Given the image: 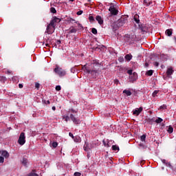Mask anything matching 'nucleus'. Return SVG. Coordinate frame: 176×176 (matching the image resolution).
Instances as JSON below:
<instances>
[{"label":"nucleus","mask_w":176,"mask_h":176,"mask_svg":"<svg viewBox=\"0 0 176 176\" xmlns=\"http://www.w3.org/2000/svg\"><path fill=\"white\" fill-rule=\"evenodd\" d=\"M145 67H149V64H148L147 63H145Z\"/></svg>","instance_id":"59"},{"label":"nucleus","mask_w":176,"mask_h":176,"mask_svg":"<svg viewBox=\"0 0 176 176\" xmlns=\"http://www.w3.org/2000/svg\"><path fill=\"white\" fill-rule=\"evenodd\" d=\"M167 108V106H166L165 104L162 105L161 107H160V109H166Z\"/></svg>","instance_id":"40"},{"label":"nucleus","mask_w":176,"mask_h":176,"mask_svg":"<svg viewBox=\"0 0 176 176\" xmlns=\"http://www.w3.org/2000/svg\"><path fill=\"white\" fill-rule=\"evenodd\" d=\"M157 93H159V91H154V92L153 93V97H156V96H157Z\"/></svg>","instance_id":"38"},{"label":"nucleus","mask_w":176,"mask_h":176,"mask_svg":"<svg viewBox=\"0 0 176 176\" xmlns=\"http://www.w3.org/2000/svg\"><path fill=\"white\" fill-rule=\"evenodd\" d=\"M6 74H11L10 71H7Z\"/></svg>","instance_id":"60"},{"label":"nucleus","mask_w":176,"mask_h":176,"mask_svg":"<svg viewBox=\"0 0 176 176\" xmlns=\"http://www.w3.org/2000/svg\"><path fill=\"white\" fill-rule=\"evenodd\" d=\"M73 140H74V142H81V141H82V139L80 138V137L79 135H76Z\"/></svg>","instance_id":"19"},{"label":"nucleus","mask_w":176,"mask_h":176,"mask_svg":"<svg viewBox=\"0 0 176 176\" xmlns=\"http://www.w3.org/2000/svg\"><path fill=\"white\" fill-rule=\"evenodd\" d=\"M154 65H155V67H159V63H158V62H155V63H154Z\"/></svg>","instance_id":"52"},{"label":"nucleus","mask_w":176,"mask_h":176,"mask_svg":"<svg viewBox=\"0 0 176 176\" xmlns=\"http://www.w3.org/2000/svg\"><path fill=\"white\" fill-rule=\"evenodd\" d=\"M153 2L152 1H149L148 4H146V6H151V5H152Z\"/></svg>","instance_id":"55"},{"label":"nucleus","mask_w":176,"mask_h":176,"mask_svg":"<svg viewBox=\"0 0 176 176\" xmlns=\"http://www.w3.org/2000/svg\"><path fill=\"white\" fill-rule=\"evenodd\" d=\"M21 163L24 166H28V160H27V158H23Z\"/></svg>","instance_id":"21"},{"label":"nucleus","mask_w":176,"mask_h":176,"mask_svg":"<svg viewBox=\"0 0 176 176\" xmlns=\"http://www.w3.org/2000/svg\"><path fill=\"white\" fill-rule=\"evenodd\" d=\"M70 119L72 120L74 124H80V120L75 118L74 114H70Z\"/></svg>","instance_id":"8"},{"label":"nucleus","mask_w":176,"mask_h":176,"mask_svg":"<svg viewBox=\"0 0 176 176\" xmlns=\"http://www.w3.org/2000/svg\"><path fill=\"white\" fill-rule=\"evenodd\" d=\"M138 79V74L136 72H133V74L129 76V82L131 83H134L135 80Z\"/></svg>","instance_id":"5"},{"label":"nucleus","mask_w":176,"mask_h":176,"mask_svg":"<svg viewBox=\"0 0 176 176\" xmlns=\"http://www.w3.org/2000/svg\"><path fill=\"white\" fill-rule=\"evenodd\" d=\"M80 175H81V174L79 172L74 173V176H80Z\"/></svg>","instance_id":"46"},{"label":"nucleus","mask_w":176,"mask_h":176,"mask_svg":"<svg viewBox=\"0 0 176 176\" xmlns=\"http://www.w3.org/2000/svg\"><path fill=\"white\" fill-rule=\"evenodd\" d=\"M63 119H64V120H65V122H68V120H69V116H64L63 117Z\"/></svg>","instance_id":"31"},{"label":"nucleus","mask_w":176,"mask_h":176,"mask_svg":"<svg viewBox=\"0 0 176 176\" xmlns=\"http://www.w3.org/2000/svg\"><path fill=\"white\" fill-rule=\"evenodd\" d=\"M123 93H124V94H126V96H131V91H130L129 90H124Z\"/></svg>","instance_id":"29"},{"label":"nucleus","mask_w":176,"mask_h":176,"mask_svg":"<svg viewBox=\"0 0 176 176\" xmlns=\"http://www.w3.org/2000/svg\"><path fill=\"white\" fill-rule=\"evenodd\" d=\"M145 123H148V124H153L155 123V118H146L144 120Z\"/></svg>","instance_id":"15"},{"label":"nucleus","mask_w":176,"mask_h":176,"mask_svg":"<svg viewBox=\"0 0 176 176\" xmlns=\"http://www.w3.org/2000/svg\"><path fill=\"white\" fill-rule=\"evenodd\" d=\"M39 86H41V85H39V83L36 82V83L35 84V87H36V89H39Z\"/></svg>","instance_id":"48"},{"label":"nucleus","mask_w":176,"mask_h":176,"mask_svg":"<svg viewBox=\"0 0 176 176\" xmlns=\"http://www.w3.org/2000/svg\"><path fill=\"white\" fill-rule=\"evenodd\" d=\"M7 78L5 76H0V82H1V83H5V82H6Z\"/></svg>","instance_id":"23"},{"label":"nucleus","mask_w":176,"mask_h":176,"mask_svg":"<svg viewBox=\"0 0 176 176\" xmlns=\"http://www.w3.org/2000/svg\"><path fill=\"white\" fill-rule=\"evenodd\" d=\"M114 82L116 83V85H118L119 83V80L118 79L114 80Z\"/></svg>","instance_id":"53"},{"label":"nucleus","mask_w":176,"mask_h":176,"mask_svg":"<svg viewBox=\"0 0 176 176\" xmlns=\"http://www.w3.org/2000/svg\"><path fill=\"white\" fill-rule=\"evenodd\" d=\"M60 21H61V19L54 16L52 18L50 23V25H54L56 27V24H57L58 23H60Z\"/></svg>","instance_id":"7"},{"label":"nucleus","mask_w":176,"mask_h":176,"mask_svg":"<svg viewBox=\"0 0 176 176\" xmlns=\"http://www.w3.org/2000/svg\"><path fill=\"white\" fill-rule=\"evenodd\" d=\"M19 89H23V84H19Z\"/></svg>","instance_id":"57"},{"label":"nucleus","mask_w":176,"mask_h":176,"mask_svg":"<svg viewBox=\"0 0 176 176\" xmlns=\"http://www.w3.org/2000/svg\"><path fill=\"white\" fill-rule=\"evenodd\" d=\"M12 80H13V82H19V77H17V76L12 77Z\"/></svg>","instance_id":"32"},{"label":"nucleus","mask_w":176,"mask_h":176,"mask_svg":"<svg viewBox=\"0 0 176 176\" xmlns=\"http://www.w3.org/2000/svg\"><path fill=\"white\" fill-rule=\"evenodd\" d=\"M168 133H169V134H171L173 131H174V128H173L172 126H169L168 130H167Z\"/></svg>","instance_id":"25"},{"label":"nucleus","mask_w":176,"mask_h":176,"mask_svg":"<svg viewBox=\"0 0 176 176\" xmlns=\"http://www.w3.org/2000/svg\"><path fill=\"white\" fill-rule=\"evenodd\" d=\"M50 12H51V13H57V10H56V8H54L53 7H52L50 8Z\"/></svg>","instance_id":"33"},{"label":"nucleus","mask_w":176,"mask_h":176,"mask_svg":"<svg viewBox=\"0 0 176 176\" xmlns=\"http://www.w3.org/2000/svg\"><path fill=\"white\" fill-rule=\"evenodd\" d=\"M70 112H72V113H76L77 111L74 110V109H71Z\"/></svg>","instance_id":"50"},{"label":"nucleus","mask_w":176,"mask_h":176,"mask_svg":"<svg viewBox=\"0 0 176 176\" xmlns=\"http://www.w3.org/2000/svg\"><path fill=\"white\" fill-rule=\"evenodd\" d=\"M126 23H127V19L121 18V19H118V21H117V26L118 27H123V25H124V24H126Z\"/></svg>","instance_id":"6"},{"label":"nucleus","mask_w":176,"mask_h":176,"mask_svg":"<svg viewBox=\"0 0 176 176\" xmlns=\"http://www.w3.org/2000/svg\"><path fill=\"white\" fill-rule=\"evenodd\" d=\"M124 58L126 60H127V61H130L131 60V58H133V56L130 55V54H126L124 57Z\"/></svg>","instance_id":"22"},{"label":"nucleus","mask_w":176,"mask_h":176,"mask_svg":"<svg viewBox=\"0 0 176 176\" xmlns=\"http://www.w3.org/2000/svg\"><path fill=\"white\" fill-rule=\"evenodd\" d=\"M148 3V1L146 0H144L143 1V5H144V6H146V5Z\"/></svg>","instance_id":"47"},{"label":"nucleus","mask_w":176,"mask_h":176,"mask_svg":"<svg viewBox=\"0 0 176 176\" xmlns=\"http://www.w3.org/2000/svg\"><path fill=\"white\" fill-rule=\"evenodd\" d=\"M55 30H56V26L53 25H50V23H49L47 25V29L45 32H47V34H48L49 35H52V34L54 32Z\"/></svg>","instance_id":"3"},{"label":"nucleus","mask_w":176,"mask_h":176,"mask_svg":"<svg viewBox=\"0 0 176 176\" xmlns=\"http://www.w3.org/2000/svg\"><path fill=\"white\" fill-rule=\"evenodd\" d=\"M113 142V141L112 140H103V144L104 145V146H106L107 148H109V146H111L112 145V143Z\"/></svg>","instance_id":"11"},{"label":"nucleus","mask_w":176,"mask_h":176,"mask_svg":"<svg viewBox=\"0 0 176 176\" xmlns=\"http://www.w3.org/2000/svg\"><path fill=\"white\" fill-rule=\"evenodd\" d=\"M163 56H166V55H164V54H162V55H161V57L163 58Z\"/></svg>","instance_id":"61"},{"label":"nucleus","mask_w":176,"mask_h":176,"mask_svg":"<svg viewBox=\"0 0 176 176\" xmlns=\"http://www.w3.org/2000/svg\"><path fill=\"white\" fill-rule=\"evenodd\" d=\"M155 123H162V122H163V119L158 118L157 119H155Z\"/></svg>","instance_id":"27"},{"label":"nucleus","mask_w":176,"mask_h":176,"mask_svg":"<svg viewBox=\"0 0 176 176\" xmlns=\"http://www.w3.org/2000/svg\"><path fill=\"white\" fill-rule=\"evenodd\" d=\"M0 155H1V156L5 157L6 159H8V157H9L10 156L9 153H8V151H1Z\"/></svg>","instance_id":"16"},{"label":"nucleus","mask_w":176,"mask_h":176,"mask_svg":"<svg viewBox=\"0 0 176 176\" xmlns=\"http://www.w3.org/2000/svg\"><path fill=\"white\" fill-rule=\"evenodd\" d=\"M27 176H38V174H36L34 172H31L30 173L28 174Z\"/></svg>","instance_id":"34"},{"label":"nucleus","mask_w":176,"mask_h":176,"mask_svg":"<svg viewBox=\"0 0 176 176\" xmlns=\"http://www.w3.org/2000/svg\"><path fill=\"white\" fill-rule=\"evenodd\" d=\"M91 32H92V34H94V35L97 34V29H96V28H92Z\"/></svg>","instance_id":"36"},{"label":"nucleus","mask_w":176,"mask_h":176,"mask_svg":"<svg viewBox=\"0 0 176 176\" xmlns=\"http://www.w3.org/2000/svg\"><path fill=\"white\" fill-rule=\"evenodd\" d=\"M162 163H164V164H166L167 167H171V164L166 162V160H162Z\"/></svg>","instance_id":"26"},{"label":"nucleus","mask_w":176,"mask_h":176,"mask_svg":"<svg viewBox=\"0 0 176 176\" xmlns=\"http://www.w3.org/2000/svg\"><path fill=\"white\" fill-rule=\"evenodd\" d=\"M54 72H56V74L58 75V76H60V78L63 76H65L66 75L65 72L64 71V69H61V67L55 68Z\"/></svg>","instance_id":"2"},{"label":"nucleus","mask_w":176,"mask_h":176,"mask_svg":"<svg viewBox=\"0 0 176 176\" xmlns=\"http://www.w3.org/2000/svg\"><path fill=\"white\" fill-rule=\"evenodd\" d=\"M166 35H168V36H171L173 35V30L172 29H168L165 32Z\"/></svg>","instance_id":"20"},{"label":"nucleus","mask_w":176,"mask_h":176,"mask_svg":"<svg viewBox=\"0 0 176 176\" xmlns=\"http://www.w3.org/2000/svg\"><path fill=\"white\" fill-rule=\"evenodd\" d=\"M112 149H113V151H119V146H116V145H113Z\"/></svg>","instance_id":"30"},{"label":"nucleus","mask_w":176,"mask_h":176,"mask_svg":"<svg viewBox=\"0 0 176 176\" xmlns=\"http://www.w3.org/2000/svg\"><path fill=\"white\" fill-rule=\"evenodd\" d=\"M58 43H61V42H60V41H58Z\"/></svg>","instance_id":"63"},{"label":"nucleus","mask_w":176,"mask_h":176,"mask_svg":"<svg viewBox=\"0 0 176 176\" xmlns=\"http://www.w3.org/2000/svg\"><path fill=\"white\" fill-rule=\"evenodd\" d=\"M53 148H57L58 144L56 142H54L52 144Z\"/></svg>","instance_id":"37"},{"label":"nucleus","mask_w":176,"mask_h":176,"mask_svg":"<svg viewBox=\"0 0 176 176\" xmlns=\"http://www.w3.org/2000/svg\"><path fill=\"white\" fill-rule=\"evenodd\" d=\"M82 13H83V10H80V11L77 12L76 14L78 16H80V14H82Z\"/></svg>","instance_id":"44"},{"label":"nucleus","mask_w":176,"mask_h":176,"mask_svg":"<svg viewBox=\"0 0 176 176\" xmlns=\"http://www.w3.org/2000/svg\"><path fill=\"white\" fill-rule=\"evenodd\" d=\"M76 29L72 28L69 31V34H76Z\"/></svg>","instance_id":"28"},{"label":"nucleus","mask_w":176,"mask_h":176,"mask_svg":"<svg viewBox=\"0 0 176 176\" xmlns=\"http://www.w3.org/2000/svg\"><path fill=\"white\" fill-rule=\"evenodd\" d=\"M96 20L98 21V24H100V25L104 24V19H102L101 16L100 15L96 16Z\"/></svg>","instance_id":"14"},{"label":"nucleus","mask_w":176,"mask_h":176,"mask_svg":"<svg viewBox=\"0 0 176 176\" xmlns=\"http://www.w3.org/2000/svg\"><path fill=\"white\" fill-rule=\"evenodd\" d=\"M140 140H141V141H142V142L145 141V140H146V135H142V136L140 137Z\"/></svg>","instance_id":"35"},{"label":"nucleus","mask_w":176,"mask_h":176,"mask_svg":"<svg viewBox=\"0 0 176 176\" xmlns=\"http://www.w3.org/2000/svg\"><path fill=\"white\" fill-rule=\"evenodd\" d=\"M43 43H45V46L49 47L52 45V39L47 37L44 39Z\"/></svg>","instance_id":"13"},{"label":"nucleus","mask_w":176,"mask_h":176,"mask_svg":"<svg viewBox=\"0 0 176 176\" xmlns=\"http://www.w3.org/2000/svg\"><path fill=\"white\" fill-rule=\"evenodd\" d=\"M143 108L142 107H140V108H136L133 112V115H135L136 116H138L140 115V113H141L142 111H143Z\"/></svg>","instance_id":"12"},{"label":"nucleus","mask_w":176,"mask_h":176,"mask_svg":"<svg viewBox=\"0 0 176 176\" xmlns=\"http://www.w3.org/2000/svg\"><path fill=\"white\" fill-rule=\"evenodd\" d=\"M134 21H135V23H137V24L140 23V19H137V18H135V16L134 17Z\"/></svg>","instance_id":"45"},{"label":"nucleus","mask_w":176,"mask_h":176,"mask_svg":"<svg viewBox=\"0 0 176 176\" xmlns=\"http://www.w3.org/2000/svg\"><path fill=\"white\" fill-rule=\"evenodd\" d=\"M146 75H147L148 76H152V75H153V70L147 71Z\"/></svg>","instance_id":"24"},{"label":"nucleus","mask_w":176,"mask_h":176,"mask_svg":"<svg viewBox=\"0 0 176 176\" xmlns=\"http://www.w3.org/2000/svg\"><path fill=\"white\" fill-rule=\"evenodd\" d=\"M18 144H19V145H24V144H25V133L22 132L20 134L18 140Z\"/></svg>","instance_id":"4"},{"label":"nucleus","mask_w":176,"mask_h":176,"mask_svg":"<svg viewBox=\"0 0 176 176\" xmlns=\"http://www.w3.org/2000/svg\"><path fill=\"white\" fill-rule=\"evenodd\" d=\"M127 74H129V76H131V75H133V70L132 69L128 70Z\"/></svg>","instance_id":"41"},{"label":"nucleus","mask_w":176,"mask_h":176,"mask_svg":"<svg viewBox=\"0 0 176 176\" xmlns=\"http://www.w3.org/2000/svg\"><path fill=\"white\" fill-rule=\"evenodd\" d=\"M91 149V147L89 145V144H87L85 142V144L84 145V151H86V152H89Z\"/></svg>","instance_id":"18"},{"label":"nucleus","mask_w":176,"mask_h":176,"mask_svg":"<svg viewBox=\"0 0 176 176\" xmlns=\"http://www.w3.org/2000/svg\"><path fill=\"white\" fill-rule=\"evenodd\" d=\"M52 111H56V107L54 106L52 107Z\"/></svg>","instance_id":"58"},{"label":"nucleus","mask_w":176,"mask_h":176,"mask_svg":"<svg viewBox=\"0 0 176 176\" xmlns=\"http://www.w3.org/2000/svg\"><path fill=\"white\" fill-rule=\"evenodd\" d=\"M78 27L80 28V30H82V28H83V26H82V24L78 23Z\"/></svg>","instance_id":"54"},{"label":"nucleus","mask_w":176,"mask_h":176,"mask_svg":"<svg viewBox=\"0 0 176 176\" xmlns=\"http://www.w3.org/2000/svg\"><path fill=\"white\" fill-rule=\"evenodd\" d=\"M90 21H94V16H89Z\"/></svg>","instance_id":"51"},{"label":"nucleus","mask_w":176,"mask_h":176,"mask_svg":"<svg viewBox=\"0 0 176 176\" xmlns=\"http://www.w3.org/2000/svg\"><path fill=\"white\" fill-rule=\"evenodd\" d=\"M56 91H60V90H61V86L57 85L56 87Z\"/></svg>","instance_id":"39"},{"label":"nucleus","mask_w":176,"mask_h":176,"mask_svg":"<svg viewBox=\"0 0 176 176\" xmlns=\"http://www.w3.org/2000/svg\"><path fill=\"white\" fill-rule=\"evenodd\" d=\"M126 38H128V42L131 43L133 41H135L136 36L135 34L126 35Z\"/></svg>","instance_id":"10"},{"label":"nucleus","mask_w":176,"mask_h":176,"mask_svg":"<svg viewBox=\"0 0 176 176\" xmlns=\"http://www.w3.org/2000/svg\"><path fill=\"white\" fill-rule=\"evenodd\" d=\"M91 0H88L89 2H90Z\"/></svg>","instance_id":"64"},{"label":"nucleus","mask_w":176,"mask_h":176,"mask_svg":"<svg viewBox=\"0 0 176 176\" xmlns=\"http://www.w3.org/2000/svg\"><path fill=\"white\" fill-rule=\"evenodd\" d=\"M174 72V70H173L172 67H169L166 71L167 76H170L173 75V73Z\"/></svg>","instance_id":"17"},{"label":"nucleus","mask_w":176,"mask_h":176,"mask_svg":"<svg viewBox=\"0 0 176 176\" xmlns=\"http://www.w3.org/2000/svg\"><path fill=\"white\" fill-rule=\"evenodd\" d=\"M45 104H50V100H45L44 101Z\"/></svg>","instance_id":"56"},{"label":"nucleus","mask_w":176,"mask_h":176,"mask_svg":"<svg viewBox=\"0 0 176 176\" xmlns=\"http://www.w3.org/2000/svg\"><path fill=\"white\" fill-rule=\"evenodd\" d=\"M82 69H85V71L88 74H91V75H92L93 78H96V76H97L98 75V72H97L96 70H90V69H87V67H86V65H85L82 67Z\"/></svg>","instance_id":"1"},{"label":"nucleus","mask_w":176,"mask_h":176,"mask_svg":"<svg viewBox=\"0 0 176 176\" xmlns=\"http://www.w3.org/2000/svg\"><path fill=\"white\" fill-rule=\"evenodd\" d=\"M69 22H70V23H76V24H78V22L75 21V19H72V18H71V19H69Z\"/></svg>","instance_id":"43"},{"label":"nucleus","mask_w":176,"mask_h":176,"mask_svg":"<svg viewBox=\"0 0 176 176\" xmlns=\"http://www.w3.org/2000/svg\"><path fill=\"white\" fill-rule=\"evenodd\" d=\"M109 10L110 13H111V14H113L114 16H116V14H118V10H116V8H115L113 6H111Z\"/></svg>","instance_id":"9"},{"label":"nucleus","mask_w":176,"mask_h":176,"mask_svg":"<svg viewBox=\"0 0 176 176\" xmlns=\"http://www.w3.org/2000/svg\"><path fill=\"white\" fill-rule=\"evenodd\" d=\"M5 162V158L3 157L0 156V163H3Z\"/></svg>","instance_id":"42"},{"label":"nucleus","mask_w":176,"mask_h":176,"mask_svg":"<svg viewBox=\"0 0 176 176\" xmlns=\"http://www.w3.org/2000/svg\"><path fill=\"white\" fill-rule=\"evenodd\" d=\"M71 2H74L75 0H69Z\"/></svg>","instance_id":"62"},{"label":"nucleus","mask_w":176,"mask_h":176,"mask_svg":"<svg viewBox=\"0 0 176 176\" xmlns=\"http://www.w3.org/2000/svg\"><path fill=\"white\" fill-rule=\"evenodd\" d=\"M69 137H71L72 138H73V140H74V138H75V137L74 136V134H72V133H69Z\"/></svg>","instance_id":"49"}]
</instances>
